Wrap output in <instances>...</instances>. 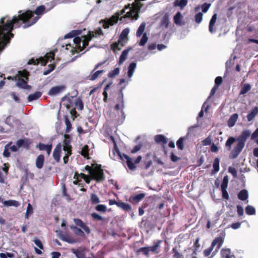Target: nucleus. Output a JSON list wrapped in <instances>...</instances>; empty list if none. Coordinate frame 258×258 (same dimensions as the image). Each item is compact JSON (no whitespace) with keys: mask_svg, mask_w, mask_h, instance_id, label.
<instances>
[{"mask_svg":"<svg viewBox=\"0 0 258 258\" xmlns=\"http://www.w3.org/2000/svg\"><path fill=\"white\" fill-rule=\"evenodd\" d=\"M45 11V6L41 5L38 7L34 12L27 10L22 13V11L20 10L18 12L19 15L14 16L12 20L6 21V17L2 18L0 20V52L14 37V35L12 31L14 26L15 28H19L24 24L22 27L26 29L32 26L39 19V17L33 18L34 14L40 15L43 14Z\"/></svg>","mask_w":258,"mask_h":258,"instance_id":"nucleus-1","label":"nucleus"},{"mask_svg":"<svg viewBox=\"0 0 258 258\" xmlns=\"http://www.w3.org/2000/svg\"><path fill=\"white\" fill-rule=\"evenodd\" d=\"M136 66L137 64L136 62H132L128 67L127 76L128 79H120L117 85V88L120 92V93L119 94L118 102L114 108V115L115 116L114 117L116 120V124L117 125H119L122 123L125 118V115L122 110L124 107V104L123 102V94L122 93V91L127 85L128 82L131 81V78L133 75Z\"/></svg>","mask_w":258,"mask_h":258,"instance_id":"nucleus-2","label":"nucleus"},{"mask_svg":"<svg viewBox=\"0 0 258 258\" xmlns=\"http://www.w3.org/2000/svg\"><path fill=\"white\" fill-rule=\"evenodd\" d=\"M250 135V132L249 130H244L236 139L233 137H229L225 143V146L228 150H230L231 149V145L235 141L245 145V143Z\"/></svg>","mask_w":258,"mask_h":258,"instance_id":"nucleus-3","label":"nucleus"},{"mask_svg":"<svg viewBox=\"0 0 258 258\" xmlns=\"http://www.w3.org/2000/svg\"><path fill=\"white\" fill-rule=\"evenodd\" d=\"M55 53L54 52L50 51L47 53L44 57H41L39 58H32L28 62L29 64L36 65L40 63L42 66H45L48 61H51L54 59Z\"/></svg>","mask_w":258,"mask_h":258,"instance_id":"nucleus-4","label":"nucleus"},{"mask_svg":"<svg viewBox=\"0 0 258 258\" xmlns=\"http://www.w3.org/2000/svg\"><path fill=\"white\" fill-rule=\"evenodd\" d=\"M103 34L102 31L100 28H99L95 31H88V34L83 36V46H79V51L83 50L87 46H88L89 42L91 41L93 38L96 37L97 36Z\"/></svg>","mask_w":258,"mask_h":258,"instance_id":"nucleus-5","label":"nucleus"},{"mask_svg":"<svg viewBox=\"0 0 258 258\" xmlns=\"http://www.w3.org/2000/svg\"><path fill=\"white\" fill-rule=\"evenodd\" d=\"M92 179L100 181L104 179L103 171L101 165L98 164H93V169L90 175Z\"/></svg>","mask_w":258,"mask_h":258,"instance_id":"nucleus-6","label":"nucleus"},{"mask_svg":"<svg viewBox=\"0 0 258 258\" xmlns=\"http://www.w3.org/2000/svg\"><path fill=\"white\" fill-rule=\"evenodd\" d=\"M145 27L146 23L145 22L142 23L136 32V36L137 37H140L142 35H143L142 37L139 41L140 46L145 45L148 40L147 34L146 33H144L145 31Z\"/></svg>","mask_w":258,"mask_h":258,"instance_id":"nucleus-7","label":"nucleus"},{"mask_svg":"<svg viewBox=\"0 0 258 258\" xmlns=\"http://www.w3.org/2000/svg\"><path fill=\"white\" fill-rule=\"evenodd\" d=\"M114 151H115L118 156H119L120 158L122 160L125 159L126 161V164L128 168L131 170H133L136 169V166H135L133 159L130 157H128L127 155L122 154H121L118 149H117L116 145L115 143V142L114 141Z\"/></svg>","mask_w":258,"mask_h":258,"instance_id":"nucleus-8","label":"nucleus"},{"mask_svg":"<svg viewBox=\"0 0 258 258\" xmlns=\"http://www.w3.org/2000/svg\"><path fill=\"white\" fill-rule=\"evenodd\" d=\"M244 145L239 142H236V145L234 146L233 149L231 150L229 155V158L230 159H235L238 157L239 154L242 151Z\"/></svg>","mask_w":258,"mask_h":258,"instance_id":"nucleus-9","label":"nucleus"},{"mask_svg":"<svg viewBox=\"0 0 258 258\" xmlns=\"http://www.w3.org/2000/svg\"><path fill=\"white\" fill-rule=\"evenodd\" d=\"M101 63L97 64L94 70L91 72L90 74L87 77V79L90 81H94L96 80L101 74L104 72V70L97 71L95 72L101 65Z\"/></svg>","mask_w":258,"mask_h":258,"instance_id":"nucleus-10","label":"nucleus"},{"mask_svg":"<svg viewBox=\"0 0 258 258\" xmlns=\"http://www.w3.org/2000/svg\"><path fill=\"white\" fill-rule=\"evenodd\" d=\"M63 105L64 106L68 109L73 108L75 107V101L73 100V98L63 97L62 98Z\"/></svg>","mask_w":258,"mask_h":258,"instance_id":"nucleus-11","label":"nucleus"},{"mask_svg":"<svg viewBox=\"0 0 258 258\" xmlns=\"http://www.w3.org/2000/svg\"><path fill=\"white\" fill-rule=\"evenodd\" d=\"M61 145L60 143H58L55 147L53 152V157L54 159L57 162H59L60 158V153L61 151Z\"/></svg>","mask_w":258,"mask_h":258,"instance_id":"nucleus-12","label":"nucleus"},{"mask_svg":"<svg viewBox=\"0 0 258 258\" xmlns=\"http://www.w3.org/2000/svg\"><path fill=\"white\" fill-rule=\"evenodd\" d=\"M174 23L178 26H183L185 24L183 17L180 12H177L173 17Z\"/></svg>","mask_w":258,"mask_h":258,"instance_id":"nucleus-13","label":"nucleus"},{"mask_svg":"<svg viewBox=\"0 0 258 258\" xmlns=\"http://www.w3.org/2000/svg\"><path fill=\"white\" fill-rule=\"evenodd\" d=\"M37 148H38L40 151H46L48 156H49L51 150H52V144L50 145H45L42 143H39L37 145Z\"/></svg>","mask_w":258,"mask_h":258,"instance_id":"nucleus-14","label":"nucleus"},{"mask_svg":"<svg viewBox=\"0 0 258 258\" xmlns=\"http://www.w3.org/2000/svg\"><path fill=\"white\" fill-rule=\"evenodd\" d=\"M74 221L76 225L82 228L87 233H89L90 232V230L89 227L87 226L82 220L78 218H74Z\"/></svg>","mask_w":258,"mask_h":258,"instance_id":"nucleus-15","label":"nucleus"},{"mask_svg":"<svg viewBox=\"0 0 258 258\" xmlns=\"http://www.w3.org/2000/svg\"><path fill=\"white\" fill-rule=\"evenodd\" d=\"M16 86L20 88L30 90L31 88V86L29 85L27 82L25 81L23 79L19 78Z\"/></svg>","mask_w":258,"mask_h":258,"instance_id":"nucleus-16","label":"nucleus"},{"mask_svg":"<svg viewBox=\"0 0 258 258\" xmlns=\"http://www.w3.org/2000/svg\"><path fill=\"white\" fill-rule=\"evenodd\" d=\"M103 134L105 140L113 142V133L111 127H106L104 129Z\"/></svg>","mask_w":258,"mask_h":258,"instance_id":"nucleus-17","label":"nucleus"},{"mask_svg":"<svg viewBox=\"0 0 258 258\" xmlns=\"http://www.w3.org/2000/svg\"><path fill=\"white\" fill-rule=\"evenodd\" d=\"M31 144V142L29 139H19L16 142V145L18 146V147L20 148L21 147H24L27 149L29 148V146Z\"/></svg>","mask_w":258,"mask_h":258,"instance_id":"nucleus-18","label":"nucleus"},{"mask_svg":"<svg viewBox=\"0 0 258 258\" xmlns=\"http://www.w3.org/2000/svg\"><path fill=\"white\" fill-rule=\"evenodd\" d=\"M217 20V14H215L212 16L209 26V31L211 33H213L216 32V28L214 27Z\"/></svg>","mask_w":258,"mask_h":258,"instance_id":"nucleus-19","label":"nucleus"},{"mask_svg":"<svg viewBox=\"0 0 258 258\" xmlns=\"http://www.w3.org/2000/svg\"><path fill=\"white\" fill-rule=\"evenodd\" d=\"M44 156L42 154H40L38 156L36 159V167L40 169L42 168L44 163Z\"/></svg>","mask_w":258,"mask_h":258,"instance_id":"nucleus-20","label":"nucleus"},{"mask_svg":"<svg viewBox=\"0 0 258 258\" xmlns=\"http://www.w3.org/2000/svg\"><path fill=\"white\" fill-rule=\"evenodd\" d=\"M224 240L223 238L220 237H216L213 241L212 243V247H214L217 245L216 250H218L223 244Z\"/></svg>","mask_w":258,"mask_h":258,"instance_id":"nucleus-21","label":"nucleus"},{"mask_svg":"<svg viewBox=\"0 0 258 258\" xmlns=\"http://www.w3.org/2000/svg\"><path fill=\"white\" fill-rule=\"evenodd\" d=\"M100 23L103 24V27L104 29H107L110 26L113 25V16L110 17L109 19H105L104 20H101L100 21Z\"/></svg>","mask_w":258,"mask_h":258,"instance_id":"nucleus-22","label":"nucleus"},{"mask_svg":"<svg viewBox=\"0 0 258 258\" xmlns=\"http://www.w3.org/2000/svg\"><path fill=\"white\" fill-rule=\"evenodd\" d=\"M258 114V107H254L247 114V119L248 121H251Z\"/></svg>","mask_w":258,"mask_h":258,"instance_id":"nucleus-23","label":"nucleus"},{"mask_svg":"<svg viewBox=\"0 0 258 258\" xmlns=\"http://www.w3.org/2000/svg\"><path fill=\"white\" fill-rule=\"evenodd\" d=\"M161 241H158L154 245L149 246V251H151L153 253L157 254L159 252V247L160 246Z\"/></svg>","mask_w":258,"mask_h":258,"instance_id":"nucleus-24","label":"nucleus"},{"mask_svg":"<svg viewBox=\"0 0 258 258\" xmlns=\"http://www.w3.org/2000/svg\"><path fill=\"white\" fill-rule=\"evenodd\" d=\"M64 87L63 86H55L50 89L49 91L48 94L50 95H54L58 94L63 90Z\"/></svg>","mask_w":258,"mask_h":258,"instance_id":"nucleus-25","label":"nucleus"},{"mask_svg":"<svg viewBox=\"0 0 258 258\" xmlns=\"http://www.w3.org/2000/svg\"><path fill=\"white\" fill-rule=\"evenodd\" d=\"M129 32L130 29L128 28H125L122 30L119 36V43H123L126 40Z\"/></svg>","mask_w":258,"mask_h":258,"instance_id":"nucleus-26","label":"nucleus"},{"mask_svg":"<svg viewBox=\"0 0 258 258\" xmlns=\"http://www.w3.org/2000/svg\"><path fill=\"white\" fill-rule=\"evenodd\" d=\"M169 23V17L165 14L162 18L160 22V26L162 28H167Z\"/></svg>","mask_w":258,"mask_h":258,"instance_id":"nucleus-27","label":"nucleus"},{"mask_svg":"<svg viewBox=\"0 0 258 258\" xmlns=\"http://www.w3.org/2000/svg\"><path fill=\"white\" fill-rule=\"evenodd\" d=\"M211 6V4H208V3H204L203 5H202V6H198L197 7H196L195 9H194V11L195 12H198V11H199L200 10V9H202V11L203 13H206L209 8Z\"/></svg>","mask_w":258,"mask_h":258,"instance_id":"nucleus-28","label":"nucleus"},{"mask_svg":"<svg viewBox=\"0 0 258 258\" xmlns=\"http://www.w3.org/2000/svg\"><path fill=\"white\" fill-rule=\"evenodd\" d=\"M238 115L237 113L233 114L228 121V125L229 127H233L237 120Z\"/></svg>","mask_w":258,"mask_h":258,"instance_id":"nucleus-29","label":"nucleus"},{"mask_svg":"<svg viewBox=\"0 0 258 258\" xmlns=\"http://www.w3.org/2000/svg\"><path fill=\"white\" fill-rule=\"evenodd\" d=\"M238 198L241 201L247 200L248 197V193L247 190L242 189L238 194Z\"/></svg>","mask_w":258,"mask_h":258,"instance_id":"nucleus-30","label":"nucleus"},{"mask_svg":"<svg viewBox=\"0 0 258 258\" xmlns=\"http://www.w3.org/2000/svg\"><path fill=\"white\" fill-rule=\"evenodd\" d=\"M42 95V93L39 91H37L32 94H30L28 97V100L29 102L36 100L40 98Z\"/></svg>","mask_w":258,"mask_h":258,"instance_id":"nucleus-31","label":"nucleus"},{"mask_svg":"<svg viewBox=\"0 0 258 258\" xmlns=\"http://www.w3.org/2000/svg\"><path fill=\"white\" fill-rule=\"evenodd\" d=\"M3 204L6 206H14L18 207L20 206V203L18 201L15 200H8L3 202Z\"/></svg>","mask_w":258,"mask_h":258,"instance_id":"nucleus-32","label":"nucleus"},{"mask_svg":"<svg viewBox=\"0 0 258 258\" xmlns=\"http://www.w3.org/2000/svg\"><path fill=\"white\" fill-rule=\"evenodd\" d=\"M72 252L75 254L77 258H86L83 251L79 249H72Z\"/></svg>","mask_w":258,"mask_h":258,"instance_id":"nucleus-33","label":"nucleus"},{"mask_svg":"<svg viewBox=\"0 0 258 258\" xmlns=\"http://www.w3.org/2000/svg\"><path fill=\"white\" fill-rule=\"evenodd\" d=\"M114 204H116L118 207H120L125 211H129L131 210V207L128 204H125L124 203H117L114 201Z\"/></svg>","mask_w":258,"mask_h":258,"instance_id":"nucleus-34","label":"nucleus"},{"mask_svg":"<svg viewBox=\"0 0 258 258\" xmlns=\"http://www.w3.org/2000/svg\"><path fill=\"white\" fill-rule=\"evenodd\" d=\"M75 107H77L79 110H82L84 108V104L80 98H77L75 101Z\"/></svg>","mask_w":258,"mask_h":258,"instance_id":"nucleus-35","label":"nucleus"},{"mask_svg":"<svg viewBox=\"0 0 258 258\" xmlns=\"http://www.w3.org/2000/svg\"><path fill=\"white\" fill-rule=\"evenodd\" d=\"M155 141L157 143H162L166 144L167 143L166 138L163 135H159L155 136Z\"/></svg>","mask_w":258,"mask_h":258,"instance_id":"nucleus-36","label":"nucleus"},{"mask_svg":"<svg viewBox=\"0 0 258 258\" xmlns=\"http://www.w3.org/2000/svg\"><path fill=\"white\" fill-rule=\"evenodd\" d=\"M90 202L92 205H96L100 203V199L95 194H91L90 196Z\"/></svg>","mask_w":258,"mask_h":258,"instance_id":"nucleus-37","label":"nucleus"},{"mask_svg":"<svg viewBox=\"0 0 258 258\" xmlns=\"http://www.w3.org/2000/svg\"><path fill=\"white\" fill-rule=\"evenodd\" d=\"M130 49H125L123 51L121 54L120 56L119 59V63L122 64L124 60L126 59V57L128 55V53L129 52Z\"/></svg>","mask_w":258,"mask_h":258,"instance_id":"nucleus-38","label":"nucleus"},{"mask_svg":"<svg viewBox=\"0 0 258 258\" xmlns=\"http://www.w3.org/2000/svg\"><path fill=\"white\" fill-rule=\"evenodd\" d=\"M89 147L88 145H86L82 148L80 154L84 158L89 159Z\"/></svg>","mask_w":258,"mask_h":258,"instance_id":"nucleus-39","label":"nucleus"},{"mask_svg":"<svg viewBox=\"0 0 258 258\" xmlns=\"http://www.w3.org/2000/svg\"><path fill=\"white\" fill-rule=\"evenodd\" d=\"M111 85V83H109L108 85L106 86L104 88V91L103 92V95L104 96L103 100L105 102H107L108 100V94L107 92L110 89V87Z\"/></svg>","mask_w":258,"mask_h":258,"instance_id":"nucleus-40","label":"nucleus"},{"mask_svg":"<svg viewBox=\"0 0 258 258\" xmlns=\"http://www.w3.org/2000/svg\"><path fill=\"white\" fill-rule=\"evenodd\" d=\"M221 255L222 257L228 258L231 254L230 249L229 248H223L221 251Z\"/></svg>","mask_w":258,"mask_h":258,"instance_id":"nucleus-41","label":"nucleus"},{"mask_svg":"<svg viewBox=\"0 0 258 258\" xmlns=\"http://www.w3.org/2000/svg\"><path fill=\"white\" fill-rule=\"evenodd\" d=\"M245 212L248 215H254L255 214V210L253 206L248 205L245 208Z\"/></svg>","mask_w":258,"mask_h":258,"instance_id":"nucleus-42","label":"nucleus"},{"mask_svg":"<svg viewBox=\"0 0 258 258\" xmlns=\"http://www.w3.org/2000/svg\"><path fill=\"white\" fill-rule=\"evenodd\" d=\"M251 89V86L249 84H244L240 92V94L243 95L249 91Z\"/></svg>","mask_w":258,"mask_h":258,"instance_id":"nucleus-43","label":"nucleus"},{"mask_svg":"<svg viewBox=\"0 0 258 258\" xmlns=\"http://www.w3.org/2000/svg\"><path fill=\"white\" fill-rule=\"evenodd\" d=\"M71 228L74 230L75 234H76V235L82 236L85 235L84 232L83 231V230L81 229L78 228L76 226H71Z\"/></svg>","mask_w":258,"mask_h":258,"instance_id":"nucleus-44","label":"nucleus"},{"mask_svg":"<svg viewBox=\"0 0 258 258\" xmlns=\"http://www.w3.org/2000/svg\"><path fill=\"white\" fill-rule=\"evenodd\" d=\"M49 69L44 71L43 73V75L44 76L47 75L52 72L55 68L56 65L55 63H51L48 65Z\"/></svg>","mask_w":258,"mask_h":258,"instance_id":"nucleus-45","label":"nucleus"},{"mask_svg":"<svg viewBox=\"0 0 258 258\" xmlns=\"http://www.w3.org/2000/svg\"><path fill=\"white\" fill-rule=\"evenodd\" d=\"M64 122L66 125V133H69L72 129V124L67 117H65Z\"/></svg>","mask_w":258,"mask_h":258,"instance_id":"nucleus-46","label":"nucleus"},{"mask_svg":"<svg viewBox=\"0 0 258 258\" xmlns=\"http://www.w3.org/2000/svg\"><path fill=\"white\" fill-rule=\"evenodd\" d=\"M219 159L218 158H215L214 159L213 167L215 172H217L219 170Z\"/></svg>","mask_w":258,"mask_h":258,"instance_id":"nucleus-47","label":"nucleus"},{"mask_svg":"<svg viewBox=\"0 0 258 258\" xmlns=\"http://www.w3.org/2000/svg\"><path fill=\"white\" fill-rule=\"evenodd\" d=\"M229 181V178L228 175H225L223 179L221 185V188H227L228 183Z\"/></svg>","mask_w":258,"mask_h":258,"instance_id":"nucleus-48","label":"nucleus"},{"mask_svg":"<svg viewBox=\"0 0 258 258\" xmlns=\"http://www.w3.org/2000/svg\"><path fill=\"white\" fill-rule=\"evenodd\" d=\"M11 144H12V142H10L9 144H7L5 147V149L3 152V156L5 157L8 158L10 156V153L9 151V145H10Z\"/></svg>","mask_w":258,"mask_h":258,"instance_id":"nucleus-49","label":"nucleus"},{"mask_svg":"<svg viewBox=\"0 0 258 258\" xmlns=\"http://www.w3.org/2000/svg\"><path fill=\"white\" fill-rule=\"evenodd\" d=\"M145 196L144 194H140L134 196L132 199L137 202H139L141 201Z\"/></svg>","mask_w":258,"mask_h":258,"instance_id":"nucleus-50","label":"nucleus"},{"mask_svg":"<svg viewBox=\"0 0 258 258\" xmlns=\"http://www.w3.org/2000/svg\"><path fill=\"white\" fill-rule=\"evenodd\" d=\"M185 140L184 138H180L176 142L177 148L180 150L183 149V142Z\"/></svg>","mask_w":258,"mask_h":258,"instance_id":"nucleus-51","label":"nucleus"},{"mask_svg":"<svg viewBox=\"0 0 258 258\" xmlns=\"http://www.w3.org/2000/svg\"><path fill=\"white\" fill-rule=\"evenodd\" d=\"M64 139L63 141V145L71 146L70 145L71 142V138L69 135H65Z\"/></svg>","mask_w":258,"mask_h":258,"instance_id":"nucleus-52","label":"nucleus"},{"mask_svg":"<svg viewBox=\"0 0 258 258\" xmlns=\"http://www.w3.org/2000/svg\"><path fill=\"white\" fill-rule=\"evenodd\" d=\"M139 252H142L144 254H145L147 257L149 256V249L148 247H143L140 248L139 250Z\"/></svg>","mask_w":258,"mask_h":258,"instance_id":"nucleus-53","label":"nucleus"},{"mask_svg":"<svg viewBox=\"0 0 258 258\" xmlns=\"http://www.w3.org/2000/svg\"><path fill=\"white\" fill-rule=\"evenodd\" d=\"M195 21L197 23H200L203 20V14L201 12H199L195 15Z\"/></svg>","mask_w":258,"mask_h":258,"instance_id":"nucleus-54","label":"nucleus"},{"mask_svg":"<svg viewBox=\"0 0 258 258\" xmlns=\"http://www.w3.org/2000/svg\"><path fill=\"white\" fill-rule=\"evenodd\" d=\"M95 210L99 212H105L106 211L107 208L104 205H98L96 206Z\"/></svg>","mask_w":258,"mask_h":258,"instance_id":"nucleus-55","label":"nucleus"},{"mask_svg":"<svg viewBox=\"0 0 258 258\" xmlns=\"http://www.w3.org/2000/svg\"><path fill=\"white\" fill-rule=\"evenodd\" d=\"M176 3L177 6L180 7L181 9L183 8L187 4V0H177Z\"/></svg>","mask_w":258,"mask_h":258,"instance_id":"nucleus-56","label":"nucleus"},{"mask_svg":"<svg viewBox=\"0 0 258 258\" xmlns=\"http://www.w3.org/2000/svg\"><path fill=\"white\" fill-rule=\"evenodd\" d=\"M72 147V146L63 145V150L66 152V154H69V155H71Z\"/></svg>","mask_w":258,"mask_h":258,"instance_id":"nucleus-57","label":"nucleus"},{"mask_svg":"<svg viewBox=\"0 0 258 258\" xmlns=\"http://www.w3.org/2000/svg\"><path fill=\"white\" fill-rule=\"evenodd\" d=\"M206 102H205L204 103V104L203 105V106H202V109H201V111L199 113V117H202L204 116V110H203V109H204V108H205V111L206 112L207 111V110H208V109L209 108V106L208 105L206 106Z\"/></svg>","mask_w":258,"mask_h":258,"instance_id":"nucleus-58","label":"nucleus"},{"mask_svg":"<svg viewBox=\"0 0 258 258\" xmlns=\"http://www.w3.org/2000/svg\"><path fill=\"white\" fill-rule=\"evenodd\" d=\"M228 172L229 173H230L234 178L237 177V170H236V169L235 168L231 167V166L229 167Z\"/></svg>","mask_w":258,"mask_h":258,"instance_id":"nucleus-59","label":"nucleus"},{"mask_svg":"<svg viewBox=\"0 0 258 258\" xmlns=\"http://www.w3.org/2000/svg\"><path fill=\"white\" fill-rule=\"evenodd\" d=\"M172 251L173 253V257L174 258H184L183 255L178 252L175 248H173Z\"/></svg>","mask_w":258,"mask_h":258,"instance_id":"nucleus-60","label":"nucleus"},{"mask_svg":"<svg viewBox=\"0 0 258 258\" xmlns=\"http://www.w3.org/2000/svg\"><path fill=\"white\" fill-rule=\"evenodd\" d=\"M91 215L94 220L102 221L103 220L102 217L96 213H93Z\"/></svg>","mask_w":258,"mask_h":258,"instance_id":"nucleus-61","label":"nucleus"},{"mask_svg":"<svg viewBox=\"0 0 258 258\" xmlns=\"http://www.w3.org/2000/svg\"><path fill=\"white\" fill-rule=\"evenodd\" d=\"M74 43L76 45V46H77V48L79 50V46H81L80 44H81V39L80 37H75L74 38Z\"/></svg>","mask_w":258,"mask_h":258,"instance_id":"nucleus-62","label":"nucleus"},{"mask_svg":"<svg viewBox=\"0 0 258 258\" xmlns=\"http://www.w3.org/2000/svg\"><path fill=\"white\" fill-rule=\"evenodd\" d=\"M14 256V254L12 253H0V257L1 258H8V257L12 258Z\"/></svg>","mask_w":258,"mask_h":258,"instance_id":"nucleus-63","label":"nucleus"},{"mask_svg":"<svg viewBox=\"0 0 258 258\" xmlns=\"http://www.w3.org/2000/svg\"><path fill=\"white\" fill-rule=\"evenodd\" d=\"M11 96L15 101H16L17 103L20 102V99L19 96H18V95L16 94V93L12 92L11 93Z\"/></svg>","mask_w":258,"mask_h":258,"instance_id":"nucleus-64","label":"nucleus"}]
</instances>
